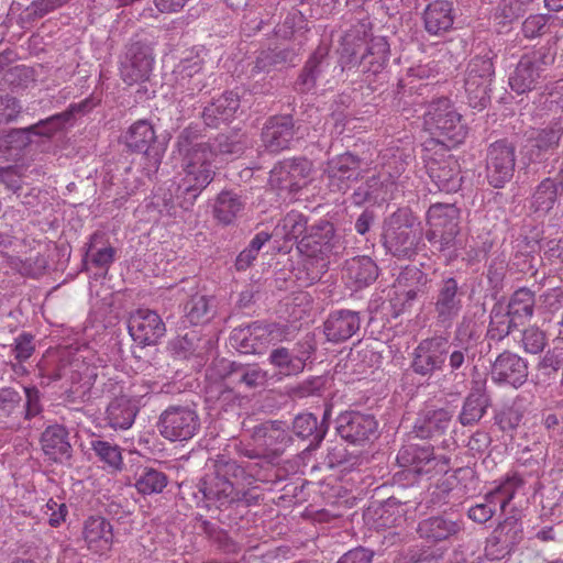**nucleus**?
<instances>
[{
    "label": "nucleus",
    "instance_id": "nucleus-27",
    "mask_svg": "<svg viewBox=\"0 0 563 563\" xmlns=\"http://www.w3.org/2000/svg\"><path fill=\"white\" fill-rule=\"evenodd\" d=\"M563 136V121L553 119L545 126L531 133L527 144V155L530 162H541L548 154L556 151Z\"/></svg>",
    "mask_w": 563,
    "mask_h": 563
},
{
    "label": "nucleus",
    "instance_id": "nucleus-36",
    "mask_svg": "<svg viewBox=\"0 0 563 563\" xmlns=\"http://www.w3.org/2000/svg\"><path fill=\"white\" fill-rule=\"evenodd\" d=\"M325 416L321 422L309 412L299 413L294 418L291 424L294 434L301 439H310V443L306 448L307 451L317 450L324 440L329 429Z\"/></svg>",
    "mask_w": 563,
    "mask_h": 563
},
{
    "label": "nucleus",
    "instance_id": "nucleus-18",
    "mask_svg": "<svg viewBox=\"0 0 563 563\" xmlns=\"http://www.w3.org/2000/svg\"><path fill=\"white\" fill-rule=\"evenodd\" d=\"M335 423L338 434L352 444L363 445L378 435V422L371 413L344 411L338 416Z\"/></svg>",
    "mask_w": 563,
    "mask_h": 563
},
{
    "label": "nucleus",
    "instance_id": "nucleus-48",
    "mask_svg": "<svg viewBox=\"0 0 563 563\" xmlns=\"http://www.w3.org/2000/svg\"><path fill=\"white\" fill-rule=\"evenodd\" d=\"M488 406L489 397L484 389L472 390L464 400L459 416L460 423L464 427L477 423L486 413Z\"/></svg>",
    "mask_w": 563,
    "mask_h": 563
},
{
    "label": "nucleus",
    "instance_id": "nucleus-31",
    "mask_svg": "<svg viewBox=\"0 0 563 563\" xmlns=\"http://www.w3.org/2000/svg\"><path fill=\"white\" fill-rule=\"evenodd\" d=\"M323 327L328 341L344 342L360 330V313L347 309L335 310L329 314Z\"/></svg>",
    "mask_w": 563,
    "mask_h": 563
},
{
    "label": "nucleus",
    "instance_id": "nucleus-1",
    "mask_svg": "<svg viewBox=\"0 0 563 563\" xmlns=\"http://www.w3.org/2000/svg\"><path fill=\"white\" fill-rule=\"evenodd\" d=\"M175 146L184 172L177 189L178 206L188 211L216 176V150L210 141H202V129L198 124L183 129Z\"/></svg>",
    "mask_w": 563,
    "mask_h": 563
},
{
    "label": "nucleus",
    "instance_id": "nucleus-9",
    "mask_svg": "<svg viewBox=\"0 0 563 563\" xmlns=\"http://www.w3.org/2000/svg\"><path fill=\"white\" fill-rule=\"evenodd\" d=\"M427 130L455 144L466 136V128L462 123V115L455 110L448 98H440L428 106L423 115Z\"/></svg>",
    "mask_w": 563,
    "mask_h": 563
},
{
    "label": "nucleus",
    "instance_id": "nucleus-26",
    "mask_svg": "<svg viewBox=\"0 0 563 563\" xmlns=\"http://www.w3.org/2000/svg\"><path fill=\"white\" fill-rule=\"evenodd\" d=\"M390 57V46L384 36H376L366 43L365 51L357 58L355 53L351 54L347 64L357 66L358 71L367 78L377 76L386 68Z\"/></svg>",
    "mask_w": 563,
    "mask_h": 563
},
{
    "label": "nucleus",
    "instance_id": "nucleus-13",
    "mask_svg": "<svg viewBox=\"0 0 563 563\" xmlns=\"http://www.w3.org/2000/svg\"><path fill=\"white\" fill-rule=\"evenodd\" d=\"M317 350L313 334H306L291 349L277 346L268 355V363L285 376L298 375L303 372L307 362Z\"/></svg>",
    "mask_w": 563,
    "mask_h": 563
},
{
    "label": "nucleus",
    "instance_id": "nucleus-56",
    "mask_svg": "<svg viewBox=\"0 0 563 563\" xmlns=\"http://www.w3.org/2000/svg\"><path fill=\"white\" fill-rule=\"evenodd\" d=\"M203 62L201 59H185L179 65L178 80L191 91H200L203 87L205 74L202 73Z\"/></svg>",
    "mask_w": 563,
    "mask_h": 563
},
{
    "label": "nucleus",
    "instance_id": "nucleus-61",
    "mask_svg": "<svg viewBox=\"0 0 563 563\" xmlns=\"http://www.w3.org/2000/svg\"><path fill=\"white\" fill-rule=\"evenodd\" d=\"M99 238L101 236L97 233L90 238L86 256H90V261L96 267L108 269L114 262L117 251L111 245L96 249V243Z\"/></svg>",
    "mask_w": 563,
    "mask_h": 563
},
{
    "label": "nucleus",
    "instance_id": "nucleus-58",
    "mask_svg": "<svg viewBox=\"0 0 563 563\" xmlns=\"http://www.w3.org/2000/svg\"><path fill=\"white\" fill-rule=\"evenodd\" d=\"M280 228L284 232V238L288 241L298 240L299 236L308 233L307 218L297 211L288 212L282 220Z\"/></svg>",
    "mask_w": 563,
    "mask_h": 563
},
{
    "label": "nucleus",
    "instance_id": "nucleus-21",
    "mask_svg": "<svg viewBox=\"0 0 563 563\" xmlns=\"http://www.w3.org/2000/svg\"><path fill=\"white\" fill-rule=\"evenodd\" d=\"M217 374L222 379H230L236 386L251 390L262 388L267 383V372L258 364H246L220 358L214 363Z\"/></svg>",
    "mask_w": 563,
    "mask_h": 563
},
{
    "label": "nucleus",
    "instance_id": "nucleus-8",
    "mask_svg": "<svg viewBox=\"0 0 563 563\" xmlns=\"http://www.w3.org/2000/svg\"><path fill=\"white\" fill-rule=\"evenodd\" d=\"M156 140L154 126L148 120L135 121L123 135L129 151L143 154V168L148 176L158 170L164 155V148Z\"/></svg>",
    "mask_w": 563,
    "mask_h": 563
},
{
    "label": "nucleus",
    "instance_id": "nucleus-62",
    "mask_svg": "<svg viewBox=\"0 0 563 563\" xmlns=\"http://www.w3.org/2000/svg\"><path fill=\"white\" fill-rule=\"evenodd\" d=\"M523 483V478L519 474L514 473L508 475L498 487L490 492L496 494V500H498L501 510L507 507L516 492L522 487Z\"/></svg>",
    "mask_w": 563,
    "mask_h": 563
},
{
    "label": "nucleus",
    "instance_id": "nucleus-29",
    "mask_svg": "<svg viewBox=\"0 0 563 563\" xmlns=\"http://www.w3.org/2000/svg\"><path fill=\"white\" fill-rule=\"evenodd\" d=\"M461 529V521L454 519L452 515L441 514L420 520L416 531L420 539L437 547L455 537Z\"/></svg>",
    "mask_w": 563,
    "mask_h": 563
},
{
    "label": "nucleus",
    "instance_id": "nucleus-41",
    "mask_svg": "<svg viewBox=\"0 0 563 563\" xmlns=\"http://www.w3.org/2000/svg\"><path fill=\"white\" fill-rule=\"evenodd\" d=\"M345 277L355 289L373 284L378 277V266L368 256H356L345 263Z\"/></svg>",
    "mask_w": 563,
    "mask_h": 563
},
{
    "label": "nucleus",
    "instance_id": "nucleus-2",
    "mask_svg": "<svg viewBox=\"0 0 563 563\" xmlns=\"http://www.w3.org/2000/svg\"><path fill=\"white\" fill-rule=\"evenodd\" d=\"M217 471L201 478L197 485L206 501L220 510L247 508L258 504L260 496L252 489L241 487L245 471L235 461H218Z\"/></svg>",
    "mask_w": 563,
    "mask_h": 563
},
{
    "label": "nucleus",
    "instance_id": "nucleus-60",
    "mask_svg": "<svg viewBox=\"0 0 563 563\" xmlns=\"http://www.w3.org/2000/svg\"><path fill=\"white\" fill-rule=\"evenodd\" d=\"M497 507L499 504L496 500V494L487 493L482 503L470 507L467 516L474 522L485 523L496 514Z\"/></svg>",
    "mask_w": 563,
    "mask_h": 563
},
{
    "label": "nucleus",
    "instance_id": "nucleus-59",
    "mask_svg": "<svg viewBox=\"0 0 563 563\" xmlns=\"http://www.w3.org/2000/svg\"><path fill=\"white\" fill-rule=\"evenodd\" d=\"M523 411L519 406H504L494 417L495 424L499 427L503 432H512L521 423Z\"/></svg>",
    "mask_w": 563,
    "mask_h": 563
},
{
    "label": "nucleus",
    "instance_id": "nucleus-32",
    "mask_svg": "<svg viewBox=\"0 0 563 563\" xmlns=\"http://www.w3.org/2000/svg\"><path fill=\"white\" fill-rule=\"evenodd\" d=\"M240 108V97L233 91H225L203 108L201 118L208 128L218 129L231 121Z\"/></svg>",
    "mask_w": 563,
    "mask_h": 563
},
{
    "label": "nucleus",
    "instance_id": "nucleus-54",
    "mask_svg": "<svg viewBox=\"0 0 563 563\" xmlns=\"http://www.w3.org/2000/svg\"><path fill=\"white\" fill-rule=\"evenodd\" d=\"M505 307L518 321L530 318L534 311V292L527 287L519 288L511 295Z\"/></svg>",
    "mask_w": 563,
    "mask_h": 563
},
{
    "label": "nucleus",
    "instance_id": "nucleus-44",
    "mask_svg": "<svg viewBox=\"0 0 563 563\" xmlns=\"http://www.w3.org/2000/svg\"><path fill=\"white\" fill-rule=\"evenodd\" d=\"M43 128L41 122L36 125H32L25 129H12L5 134L0 135V159H8L13 155H18L24 147L31 143L30 134H42L49 135V131L45 128V131H37L38 128Z\"/></svg>",
    "mask_w": 563,
    "mask_h": 563
},
{
    "label": "nucleus",
    "instance_id": "nucleus-20",
    "mask_svg": "<svg viewBox=\"0 0 563 563\" xmlns=\"http://www.w3.org/2000/svg\"><path fill=\"white\" fill-rule=\"evenodd\" d=\"M361 166L362 159L346 152L325 163L323 177L332 191H345L352 181L363 177Z\"/></svg>",
    "mask_w": 563,
    "mask_h": 563
},
{
    "label": "nucleus",
    "instance_id": "nucleus-45",
    "mask_svg": "<svg viewBox=\"0 0 563 563\" xmlns=\"http://www.w3.org/2000/svg\"><path fill=\"white\" fill-rule=\"evenodd\" d=\"M517 327L518 320L507 311L503 301H497L490 310L487 338L499 342L508 336Z\"/></svg>",
    "mask_w": 563,
    "mask_h": 563
},
{
    "label": "nucleus",
    "instance_id": "nucleus-14",
    "mask_svg": "<svg viewBox=\"0 0 563 563\" xmlns=\"http://www.w3.org/2000/svg\"><path fill=\"white\" fill-rule=\"evenodd\" d=\"M313 170V164L306 157H291L278 162L269 173V184L272 187L297 194L310 181Z\"/></svg>",
    "mask_w": 563,
    "mask_h": 563
},
{
    "label": "nucleus",
    "instance_id": "nucleus-24",
    "mask_svg": "<svg viewBox=\"0 0 563 563\" xmlns=\"http://www.w3.org/2000/svg\"><path fill=\"white\" fill-rule=\"evenodd\" d=\"M296 125L292 115L279 114L269 117L262 129V142L271 153H279L290 147L295 140Z\"/></svg>",
    "mask_w": 563,
    "mask_h": 563
},
{
    "label": "nucleus",
    "instance_id": "nucleus-40",
    "mask_svg": "<svg viewBox=\"0 0 563 563\" xmlns=\"http://www.w3.org/2000/svg\"><path fill=\"white\" fill-rule=\"evenodd\" d=\"M328 66V48L319 46L301 69L295 82L296 89L299 92H308L312 90L317 85V80L324 73Z\"/></svg>",
    "mask_w": 563,
    "mask_h": 563
},
{
    "label": "nucleus",
    "instance_id": "nucleus-3",
    "mask_svg": "<svg viewBox=\"0 0 563 563\" xmlns=\"http://www.w3.org/2000/svg\"><path fill=\"white\" fill-rule=\"evenodd\" d=\"M422 240V229L409 209H398L384 220L382 241L385 250L397 258L410 260Z\"/></svg>",
    "mask_w": 563,
    "mask_h": 563
},
{
    "label": "nucleus",
    "instance_id": "nucleus-12",
    "mask_svg": "<svg viewBox=\"0 0 563 563\" xmlns=\"http://www.w3.org/2000/svg\"><path fill=\"white\" fill-rule=\"evenodd\" d=\"M157 427L163 438L170 441H186L199 430L200 419L194 408L174 405L161 413Z\"/></svg>",
    "mask_w": 563,
    "mask_h": 563
},
{
    "label": "nucleus",
    "instance_id": "nucleus-5",
    "mask_svg": "<svg viewBox=\"0 0 563 563\" xmlns=\"http://www.w3.org/2000/svg\"><path fill=\"white\" fill-rule=\"evenodd\" d=\"M298 251L308 257L306 265L312 264V260H321L320 269L313 272L310 282L314 283L321 278L327 271L324 260L330 255L339 256L345 250L343 239L336 234L334 224L329 220H319L309 225L308 233L297 242Z\"/></svg>",
    "mask_w": 563,
    "mask_h": 563
},
{
    "label": "nucleus",
    "instance_id": "nucleus-42",
    "mask_svg": "<svg viewBox=\"0 0 563 563\" xmlns=\"http://www.w3.org/2000/svg\"><path fill=\"white\" fill-rule=\"evenodd\" d=\"M245 206L246 197L234 190H222L217 196L213 214L220 223L229 225L243 213Z\"/></svg>",
    "mask_w": 563,
    "mask_h": 563
},
{
    "label": "nucleus",
    "instance_id": "nucleus-52",
    "mask_svg": "<svg viewBox=\"0 0 563 563\" xmlns=\"http://www.w3.org/2000/svg\"><path fill=\"white\" fill-rule=\"evenodd\" d=\"M210 143L216 150V157L219 154L236 156L242 155L244 151L251 145L249 136L240 131L220 133Z\"/></svg>",
    "mask_w": 563,
    "mask_h": 563
},
{
    "label": "nucleus",
    "instance_id": "nucleus-49",
    "mask_svg": "<svg viewBox=\"0 0 563 563\" xmlns=\"http://www.w3.org/2000/svg\"><path fill=\"white\" fill-rule=\"evenodd\" d=\"M101 98L95 93L77 103H71L68 109L62 113L55 114L45 121H41L43 128H47L49 133L62 129L75 114L89 113L93 108L100 104Z\"/></svg>",
    "mask_w": 563,
    "mask_h": 563
},
{
    "label": "nucleus",
    "instance_id": "nucleus-30",
    "mask_svg": "<svg viewBox=\"0 0 563 563\" xmlns=\"http://www.w3.org/2000/svg\"><path fill=\"white\" fill-rule=\"evenodd\" d=\"M82 538L90 553L106 555L112 549L113 527L103 517H89L84 523Z\"/></svg>",
    "mask_w": 563,
    "mask_h": 563
},
{
    "label": "nucleus",
    "instance_id": "nucleus-63",
    "mask_svg": "<svg viewBox=\"0 0 563 563\" xmlns=\"http://www.w3.org/2000/svg\"><path fill=\"white\" fill-rule=\"evenodd\" d=\"M443 547H421L410 550L404 558V563H438L444 555Z\"/></svg>",
    "mask_w": 563,
    "mask_h": 563
},
{
    "label": "nucleus",
    "instance_id": "nucleus-38",
    "mask_svg": "<svg viewBox=\"0 0 563 563\" xmlns=\"http://www.w3.org/2000/svg\"><path fill=\"white\" fill-rule=\"evenodd\" d=\"M41 445L44 454L54 462L71 457L68 432L63 426L54 424L47 427L41 435Z\"/></svg>",
    "mask_w": 563,
    "mask_h": 563
},
{
    "label": "nucleus",
    "instance_id": "nucleus-35",
    "mask_svg": "<svg viewBox=\"0 0 563 563\" xmlns=\"http://www.w3.org/2000/svg\"><path fill=\"white\" fill-rule=\"evenodd\" d=\"M424 30L430 35H442L450 31L454 23L452 3L445 0L430 2L422 14Z\"/></svg>",
    "mask_w": 563,
    "mask_h": 563
},
{
    "label": "nucleus",
    "instance_id": "nucleus-43",
    "mask_svg": "<svg viewBox=\"0 0 563 563\" xmlns=\"http://www.w3.org/2000/svg\"><path fill=\"white\" fill-rule=\"evenodd\" d=\"M216 314L217 303L213 296L197 292L184 305V318L192 325L206 324Z\"/></svg>",
    "mask_w": 563,
    "mask_h": 563
},
{
    "label": "nucleus",
    "instance_id": "nucleus-55",
    "mask_svg": "<svg viewBox=\"0 0 563 563\" xmlns=\"http://www.w3.org/2000/svg\"><path fill=\"white\" fill-rule=\"evenodd\" d=\"M91 450L111 472L123 468V457L119 445L103 440H92Z\"/></svg>",
    "mask_w": 563,
    "mask_h": 563
},
{
    "label": "nucleus",
    "instance_id": "nucleus-22",
    "mask_svg": "<svg viewBox=\"0 0 563 563\" xmlns=\"http://www.w3.org/2000/svg\"><path fill=\"white\" fill-rule=\"evenodd\" d=\"M523 538L521 523L514 517L500 522L485 545V555L492 561H499L509 555Z\"/></svg>",
    "mask_w": 563,
    "mask_h": 563
},
{
    "label": "nucleus",
    "instance_id": "nucleus-33",
    "mask_svg": "<svg viewBox=\"0 0 563 563\" xmlns=\"http://www.w3.org/2000/svg\"><path fill=\"white\" fill-rule=\"evenodd\" d=\"M452 417L446 409L426 410L416 419L412 433L419 439L435 440L450 429Z\"/></svg>",
    "mask_w": 563,
    "mask_h": 563
},
{
    "label": "nucleus",
    "instance_id": "nucleus-28",
    "mask_svg": "<svg viewBox=\"0 0 563 563\" xmlns=\"http://www.w3.org/2000/svg\"><path fill=\"white\" fill-rule=\"evenodd\" d=\"M492 379L498 384L520 387L528 378V364L518 354L504 351L492 365Z\"/></svg>",
    "mask_w": 563,
    "mask_h": 563
},
{
    "label": "nucleus",
    "instance_id": "nucleus-37",
    "mask_svg": "<svg viewBox=\"0 0 563 563\" xmlns=\"http://www.w3.org/2000/svg\"><path fill=\"white\" fill-rule=\"evenodd\" d=\"M396 280L400 287L405 288L402 294L404 308H410L413 301L427 294L430 283L428 274L417 266H406Z\"/></svg>",
    "mask_w": 563,
    "mask_h": 563
},
{
    "label": "nucleus",
    "instance_id": "nucleus-51",
    "mask_svg": "<svg viewBox=\"0 0 563 563\" xmlns=\"http://www.w3.org/2000/svg\"><path fill=\"white\" fill-rule=\"evenodd\" d=\"M168 476L154 467H140L135 474V488L142 495L159 494L168 484Z\"/></svg>",
    "mask_w": 563,
    "mask_h": 563
},
{
    "label": "nucleus",
    "instance_id": "nucleus-50",
    "mask_svg": "<svg viewBox=\"0 0 563 563\" xmlns=\"http://www.w3.org/2000/svg\"><path fill=\"white\" fill-rule=\"evenodd\" d=\"M249 327L253 335L252 340L257 343V350L265 343L277 344L287 341L291 334L289 325L276 322H253Z\"/></svg>",
    "mask_w": 563,
    "mask_h": 563
},
{
    "label": "nucleus",
    "instance_id": "nucleus-10",
    "mask_svg": "<svg viewBox=\"0 0 563 563\" xmlns=\"http://www.w3.org/2000/svg\"><path fill=\"white\" fill-rule=\"evenodd\" d=\"M516 145L506 139L498 140L487 147L485 172L488 184L504 188L514 175L517 162Z\"/></svg>",
    "mask_w": 563,
    "mask_h": 563
},
{
    "label": "nucleus",
    "instance_id": "nucleus-64",
    "mask_svg": "<svg viewBox=\"0 0 563 563\" xmlns=\"http://www.w3.org/2000/svg\"><path fill=\"white\" fill-rule=\"evenodd\" d=\"M196 343H199V332L191 330L184 335H178L169 342L172 352L183 358H189L195 353Z\"/></svg>",
    "mask_w": 563,
    "mask_h": 563
},
{
    "label": "nucleus",
    "instance_id": "nucleus-47",
    "mask_svg": "<svg viewBox=\"0 0 563 563\" xmlns=\"http://www.w3.org/2000/svg\"><path fill=\"white\" fill-rule=\"evenodd\" d=\"M198 528L216 548L224 554H238L241 551L240 544L231 538L229 532L218 525L205 519L197 518Z\"/></svg>",
    "mask_w": 563,
    "mask_h": 563
},
{
    "label": "nucleus",
    "instance_id": "nucleus-16",
    "mask_svg": "<svg viewBox=\"0 0 563 563\" xmlns=\"http://www.w3.org/2000/svg\"><path fill=\"white\" fill-rule=\"evenodd\" d=\"M465 291L455 277L443 278L433 297L434 319L438 325L450 328L463 309Z\"/></svg>",
    "mask_w": 563,
    "mask_h": 563
},
{
    "label": "nucleus",
    "instance_id": "nucleus-25",
    "mask_svg": "<svg viewBox=\"0 0 563 563\" xmlns=\"http://www.w3.org/2000/svg\"><path fill=\"white\" fill-rule=\"evenodd\" d=\"M396 461L402 473L413 477L429 475L437 466L431 445L405 444L398 451Z\"/></svg>",
    "mask_w": 563,
    "mask_h": 563
},
{
    "label": "nucleus",
    "instance_id": "nucleus-11",
    "mask_svg": "<svg viewBox=\"0 0 563 563\" xmlns=\"http://www.w3.org/2000/svg\"><path fill=\"white\" fill-rule=\"evenodd\" d=\"M451 344L443 335L421 340L412 352L410 368L419 376L430 378L444 368Z\"/></svg>",
    "mask_w": 563,
    "mask_h": 563
},
{
    "label": "nucleus",
    "instance_id": "nucleus-6",
    "mask_svg": "<svg viewBox=\"0 0 563 563\" xmlns=\"http://www.w3.org/2000/svg\"><path fill=\"white\" fill-rule=\"evenodd\" d=\"M428 230L426 239L438 252H451L456 249L460 233V209L454 203H433L427 212Z\"/></svg>",
    "mask_w": 563,
    "mask_h": 563
},
{
    "label": "nucleus",
    "instance_id": "nucleus-17",
    "mask_svg": "<svg viewBox=\"0 0 563 563\" xmlns=\"http://www.w3.org/2000/svg\"><path fill=\"white\" fill-rule=\"evenodd\" d=\"M154 65L152 46L143 41L132 42L121 58L120 76L128 85L148 80Z\"/></svg>",
    "mask_w": 563,
    "mask_h": 563
},
{
    "label": "nucleus",
    "instance_id": "nucleus-4",
    "mask_svg": "<svg viewBox=\"0 0 563 563\" xmlns=\"http://www.w3.org/2000/svg\"><path fill=\"white\" fill-rule=\"evenodd\" d=\"M558 54L555 41H549L541 47L523 54L509 76V86L518 95L542 88L550 67Z\"/></svg>",
    "mask_w": 563,
    "mask_h": 563
},
{
    "label": "nucleus",
    "instance_id": "nucleus-15",
    "mask_svg": "<svg viewBox=\"0 0 563 563\" xmlns=\"http://www.w3.org/2000/svg\"><path fill=\"white\" fill-rule=\"evenodd\" d=\"M249 432L252 441L271 459L282 456L295 442L289 426L282 420H266Z\"/></svg>",
    "mask_w": 563,
    "mask_h": 563
},
{
    "label": "nucleus",
    "instance_id": "nucleus-57",
    "mask_svg": "<svg viewBox=\"0 0 563 563\" xmlns=\"http://www.w3.org/2000/svg\"><path fill=\"white\" fill-rule=\"evenodd\" d=\"M450 352L448 354L450 373L454 376L465 375V371L471 365L474 355L466 342L450 343Z\"/></svg>",
    "mask_w": 563,
    "mask_h": 563
},
{
    "label": "nucleus",
    "instance_id": "nucleus-53",
    "mask_svg": "<svg viewBox=\"0 0 563 563\" xmlns=\"http://www.w3.org/2000/svg\"><path fill=\"white\" fill-rule=\"evenodd\" d=\"M361 463V455L355 452H350L346 445L341 442L333 443L328 449L325 465L329 468H341L343 472H349L360 466Z\"/></svg>",
    "mask_w": 563,
    "mask_h": 563
},
{
    "label": "nucleus",
    "instance_id": "nucleus-23",
    "mask_svg": "<svg viewBox=\"0 0 563 563\" xmlns=\"http://www.w3.org/2000/svg\"><path fill=\"white\" fill-rule=\"evenodd\" d=\"M128 329L141 346L154 345L165 335L166 327L161 316L150 309H137L130 314Z\"/></svg>",
    "mask_w": 563,
    "mask_h": 563
},
{
    "label": "nucleus",
    "instance_id": "nucleus-46",
    "mask_svg": "<svg viewBox=\"0 0 563 563\" xmlns=\"http://www.w3.org/2000/svg\"><path fill=\"white\" fill-rule=\"evenodd\" d=\"M559 187L563 188L562 181H556L553 178H544L536 187L531 196L530 209L536 213H548L558 201Z\"/></svg>",
    "mask_w": 563,
    "mask_h": 563
},
{
    "label": "nucleus",
    "instance_id": "nucleus-39",
    "mask_svg": "<svg viewBox=\"0 0 563 563\" xmlns=\"http://www.w3.org/2000/svg\"><path fill=\"white\" fill-rule=\"evenodd\" d=\"M137 412L136 400L122 395L112 399L108 405L106 420L112 429L126 430L133 424Z\"/></svg>",
    "mask_w": 563,
    "mask_h": 563
},
{
    "label": "nucleus",
    "instance_id": "nucleus-19",
    "mask_svg": "<svg viewBox=\"0 0 563 563\" xmlns=\"http://www.w3.org/2000/svg\"><path fill=\"white\" fill-rule=\"evenodd\" d=\"M423 162L427 174L439 190L456 192L461 188L460 167L451 155L427 152Z\"/></svg>",
    "mask_w": 563,
    "mask_h": 563
},
{
    "label": "nucleus",
    "instance_id": "nucleus-34",
    "mask_svg": "<svg viewBox=\"0 0 563 563\" xmlns=\"http://www.w3.org/2000/svg\"><path fill=\"white\" fill-rule=\"evenodd\" d=\"M297 57L298 53L292 47L275 46L261 49L251 69V75L268 74L284 66H294Z\"/></svg>",
    "mask_w": 563,
    "mask_h": 563
},
{
    "label": "nucleus",
    "instance_id": "nucleus-7",
    "mask_svg": "<svg viewBox=\"0 0 563 563\" xmlns=\"http://www.w3.org/2000/svg\"><path fill=\"white\" fill-rule=\"evenodd\" d=\"M495 74L493 52L486 49L484 54L474 56L466 68L464 89L470 107L482 110L490 101L489 86Z\"/></svg>",
    "mask_w": 563,
    "mask_h": 563
}]
</instances>
